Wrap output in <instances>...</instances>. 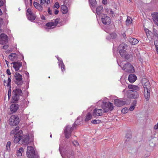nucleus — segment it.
<instances>
[{"label": "nucleus", "mask_w": 158, "mask_h": 158, "mask_svg": "<svg viewBox=\"0 0 158 158\" xmlns=\"http://www.w3.org/2000/svg\"><path fill=\"white\" fill-rule=\"evenodd\" d=\"M129 90L127 91L128 98L130 99H137L139 97V94L137 92L140 89L139 87L137 85L129 84L128 85Z\"/></svg>", "instance_id": "f257e3e1"}, {"label": "nucleus", "mask_w": 158, "mask_h": 158, "mask_svg": "<svg viewBox=\"0 0 158 158\" xmlns=\"http://www.w3.org/2000/svg\"><path fill=\"white\" fill-rule=\"evenodd\" d=\"M142 83L144 88V95L145 99L150 98L151 85L149 81L146 78L142 79Z\"/></svg>", "instance_id": "f03ea898"}, {"label": "nucleus", "mask_w": 158, "mask_h": 158, "mask_svg": "<svg viewBox=\"0 0 158 158\" xmlns=\"http://www.w3.org/2000/svg\"><path fill=\"white\" fill-rule=\"evenodd\" d=\"M79 118H77V120L73 123L72 127L68 125L66 126L65 127L64 133L66 138L69 139L70 137L72 132L74 129V128L76 127L77 126L79 125V124L77 123V121Z\"/></svg>", "instance_id": "7ed1b4c3"}, {"label": "nucleus", "mask_w": 158, "mask_h": 158, "mask_svg": "<svg viewBox=\"0 0 158 158\" xmlns=\"http://www.w3.org/2000/svg\"><path fill=\"white\" fill-rule=\"evenodd\" d=\"M101 107L104 113H107L112 111L114 108L113 103L110 102H103Z\"/></svg>", "instance_id": "20e7f679"}, {"label": "nucleus", "mask_w": 158, "mask_h": 158, "mask_svg": "<svg viewBox=\"0 0 158 158\" xmlns=\"http://www.w3.org/2000/svg\"><path fill=\"white\" fill-rule=\"evenodd\" d=\"M121 67L123 70L127 72L133 73L135 71L133 66L130 63L127 62L124 63L122 62L121 63Z\"/></svg>", "instance_id": "39448f33"}, {"label": "nucleus", "mask_w": 158, "mask_h": 158, "mask_svg": "<svg viewBox=\"0 0 158 158\" xmlns=\"http://www.w3.org/2000/svg\"><path fill=\"white\" fill-rule=\"evenodd\" d=\"M27 155L28 158H39L37 153L35 152L33 148L31 146H28L27 148Z\"/></svg>", "instance_id": "423d86ee"}, {"label": "nucleus", "mask_w": 158, "mask_h": 158, "mask_svg": "<svg viewBox=\"0 0 158 158\" xmlns=\"http://www.w3.org/2000/svg\"><path fill=\"white\" fill-rule=\"evenodd\" d=\"M19 122V118L17 115H11L9 120V124L11 126H16Z\"/></svg>", "instance_id": "0eeeda50"}, {"label": "nucleus", "mask_w": 158, "mask_h": 158, "mask_svg": "<svg viewBox=\"0 0 158 158\" xmlns=\"http://www.w3.org/2000/svg\"><path fill=\"white\" fill-rule=\"evenodd\" d=\"M23 136V131L20 130L18 132H17L14 135V139L13 142L15 143H19L22 139Z\"/></svg>", "instance_id": "6e6552de"}, {"label": "nucleus", "mask_w": 158, "mask_h": 158, "mask_svg": "<svg viewBox=\"0 0 158 158\" xmlns=\"http://www.w3.org/2000/svg\"><path fill=\"white\" fill-rule=\"evenodd\" d=\"M15 77L16 79L15 83L19 86H20L23 83L22 76L19 73L16 72L15 73Z\"/></svg>", "instance_id": "1a4fd4ad"}, {"label": "nucleus", "mask_w": 158, "mask_h": 158, "mask_svg": "<svg viewBox=\"0 0 158 158\" xmlns=\"http://www.w3.org/2000/svg\"><path fill=\"white\" fill-rule=\"evenodd\" d=\"M59 22V19H56L53 21L47 23L45 26L48 29H53L56 27Z\"/></svg>", "instance_id": "9d476101"}, {"label": "nucleus", "mask_w": 158, "mask_h": 158, "mask_svg": "<svg viewBox=\"0 0 158 158\" xmlns=\"http://www.w3.org/2000/svg\"><path fill=\"white\" fill-rule=\"evenodd\" d=\"M27 15L28 19L31 21L35 20L36 18V16L33 13L31 10L28 8L27 10Z\"/></svg>", "instance_id": "9b49d317"}, {"label": "nucleus", "mask_w": 158, "mask_h": 158, "mask_svg": "<svg viewBox=\"0 0 158 158\" xmlns=\"http://www.w3.org/2000/svg\"><path fill=\"white\" fill-rule=\"evenodd\" d=\"M12 94V99H18L20 96H22L23 95V93L20 89H16L13 90Z\"/></svg>", "instance_id": "f8f14e48"}, {"label": "nucleus", "mask_w": 158, "mask_h": 158, "mask_svg": "<svg viewBox=\"0 0 158 158\" xmlns=\"http://www.w3.org/2000/svg\"><path fill=\"white\" fill-rule=\"evenodd\" d=\"M102 22L104 25H109L111 23V19L110 18L106 15H104L101 18Z\"/></svg>", "instance_id": "ddd939ff"}, {"label": "nucleus", "mask_w": 158, "mask_h": 158, "mask_svg": "<svg viewBox=\"0 0 158 158\" xmlns=\"http://www.w3.org/2000/svg\"><path fill=\"white\" fill-rule=\"evenodd\" d=\"M114 103L116 106L119 107L127 104L125 99H114Z\"/></svg>", "instance_id": "4468645a"}, {"label": "nucleus", "mask_w": 158, "mask_h": 158, "mask_svg": "<svg viewBox=\"0 0 158 158\" xmlns=\"http://www.w3.org/2000/svg\"><path fill=\"white\" fill-rule=\"evenodd\" d=\"M103 114V110L102 109H98L95 108L93 110L92 115L96 117L97 116H101Z\"/></svg>", "instance_id": "2eb2a0df"}, {"label": "nucleus", "mask_w": 158, "mask_h": 158, "mask_svg": "<svg viewBox=\"0 0 158 158\" xmlns=\"http://www.w3.org/2000/svg\"><path fill=\"white\" fill-rule=\"evenodd\" d=\"M8 42V37L3 33L0 35V44H3Z\"/></svg>", "instance_id": "dca6fc26"}, {"label": "nucleus", "mask_w": 158, "mask_h": 158, "mask_svg": "<svg viewBox=\"0 0 158 158\" xmlns=\"http://www.w3.org/2000/svg\"><path fill=\"white\" fill-rule=\"evenodd\" d=\"M19 108V105L16 103H14L11 105L10 106V110L11 112H15Z\"/></svg>", "instance_id": "f3484780"}, {"label": "nucleus", "mask_w": 158, "mask_h": 158, "mask_svg": "<svg viewBox=\"0 0 158 158\" xmlns=\"http://www.w3.org/2000/svg\"><path fill=\"white\" fill-rule=\"evenodd\" d=\"M23 143L28 144L29 143V136L28 134L23 135L22 137Z\"/></svg>", "instance_id": "a211bd4d"}, {"label": "nucleus", "mask_w": 158, "mask_h": 158, "mask_svg": "<svg viewBox=\"0 0 158 158\" xmlns=\"http://www.w3.org/2000/svg\"><path fill=\"white\" fill-rule=\"evenodd\" d=\"M13 67L16 71H18L19 69V68L22 66V63L20 62H14L12 63Z\"/></svg>", "instance_id": "6ab92c4d"}, {"label": "nucleus", "mask_w": 158, "mask_h": 158, "mask_svg": "<svg viewBox=\"0 0 158 158\" xmlns=\"http://www.w3.org/2000/svg\"><path fill=\"white\" fill-rule=\"evenodd\" d=\"M11 76L9 77L8 78L7 81L4 80L3 81L4 85L5 86H6L8 87L9 88H11Z\"/></svg>", "instance_id": "aec40b11"}, {"label": "nucleus", "mask_w": 158, "mask_h": 158, "mask_svg": "<svg viewBox=\"0 0 158 158\" xmlns=\"http://www.w3.org/2000/svg\"><path fill=\"white\" fill-rule=\"evenodd\" d=\"M128 79L130 82L133 83L136 80L137 77L135 74H130L129 76Z\"/></svg>", "instance_id": "412c9836"}, {"label": "nucleus", "mask_w": 158, "mask_h": 158, "mask_svg": "<svg viewBox=\"0 0 158 158\" xmlns=\"http://www.w3.org/2000/svg\"><path fill=\"white\" fill-rule=\"evenodd\" d=\"M152 16L154 23L158 26V13H155L152 15Z\"/></svg>", "instance_id": "4be33fe9"}, {"label": "nucleus", "mask_w": 158, "mask_h": 158, "mask_svg": "<svg viewBox=\"0 0 158 158\" xmlns=\"http://www.w3.org/2000/svg\"><path fill=\"white\" fill-rule=\"evenodd\" d=\"M106 12L111 17H114L115 16V13L111 9H106Z\"/></svg>", "instance_id": "5701e85b"}, {"label": "nucleus", "mask_w": 158, "mask_h": 158, "mask_svg": "<svg viewBox=\"0 0 158 158\" xmlns=\"http://www.w3.org/2000/svg\"><path fill=\"white\" fill-rule=\"evenodd\" d=\"M61 11L62 14H66L68 12V9L67 7L65 5H62L60 6Z\"/></svg>", "instance_id": "b1692460"}, {"label": "nucleus", "mask_w": 158, "mask_h": 158, "mask_svg": "<svg viewBox=\"0 0 158 158\" xmlns=\"http://www.w3.org/2000/svg\"><path fill=\"white\" fill-rule=\"evenodd\" d=\"M57 59L59 61V67H61V70L62 72H64L65 70V66L64 64L63 61L59 59V57H57Z\"/></svg>", "instance_id": "393cba45"}, {"label": "nucleus", "mask_w": 158, "mask_h": 158, "mask_svg": "<svg viewBox=\"0 0 158 158\" xmlns=\"http://www.w3.org/2000/svg\"><path fill=\"white\" fill-rule=\"evenodd\" d=\"M34 6L38 10L42 11L43 10V7L39 3L36 2H34L33 3Z\"/></svg>", "instance_id": "a878e982"}, {"label": "nucleus", "mask_w": 158, "mask_h": 158, "mask_svg": "<svg viewBox=\"0 0 158 158\" xmlns=\"http://www.w3.org/2000/svg\"><path fill=\"white\" fill-rule=\"evenodd\" d=\"M9 59L11 60L14 61L17 57V54L15 53H12L10 54L9 56Z\"/></svg>", "instance_id": "bb28decb"}, {"label": "nucleus", "mask_w": 158, "mask_h": 158, "mask_svg": "<svg viewBox=\"0 0 158 158\" xmlns=\"http://www.w3.org/2000/svg\"><path fill=\"white\" fill-rule=\"evenodd\" d=\"M103 10V6H100L98 7L96 9V13L99 15H100L102 12Z\"/></svg>", "instance_id": "cd10ccee"}, {"label": "nucleus", "mask_w": 158, "mask_h": 158, "mask_svg": "<svg viewBox=\"0 0 158 158\" xmlns=\"http://www.w3.org/2000/svg\"><path fill=\"white\" fill-rule=\"evenodd\" d=\"M90 3V6H92L93 7L95 8L97 5V2L96 0H89Z\"/></svg>", "instance_id": "c85d7f7f"}, {"label": "nucleus", "mask_w": 158, "mask_h": 158, "mask_svg": "<svg viewBox=\"0 0 158 158\" xmlns=\"http://www.w3.org/2000/svg\"><path fill=\"white\" fill-rule=\"evenodd\" d=\"M29 103L28 101L25 100V99H23L21 101V103L20 105L22 107H26L27 103Z\"/></svg>", "instance_id": "c756f323"}, {"label": "nucleus", "mask_w": 158, "mask_h": 158, "mask_svg": "<svg viewBox=\"0 0 158 158\" xmlns=\"http://www.w3.org/2000/svg\"><path fill=\"white\" fill-rule=\"evenodd\" d=\"M127 45L126 44L124 43L121 44L119 47V49L126 50L127 49Z\"/></svg>", "instance_id": "7c9ffc66"}, {"label": "nucleus", "mask_w": 158, "mask_h": 158, "mask_svg": "<svg viewBox=\"0 0 158 158\" xmlns=\"http://www.w3.org/2000/svg\"><path fill=\"white\" fill-rule=\"evenodd\" d=\"M92 116L90 113H88L86 116V118L85 120V121L87 122L90 120L92 118Z\"/></svg>", "instance_id": "2f4dec72"}, {"label": "nucleus", "mask_w": 158, "mask_h": 158, "mask_svg": "<svg viewBox=\"0 0 158 158\" xmlns=\"http://www.w3.org/2000/svg\"><path fill=\"white\" fill-rule=\"evenodd\" d=\"M132 20L131 17L130 16H127V19L126 21V25L128 26L130 24H131L132 21Z\"/></svg>", "instance_id": "473e14b6"}, {"label": "nucleus", "mask_w": 158, "mask_h": 158, "mask_svg": "<svg viewBox=\"0 0 158 158\" xmlns=\"http://www.w3.org/2000/svg\"><path fill=\"white\" fill-rule=\"evenodd\" d=\"M24 149H23L21 147L19 148V149L18 150L17 152V155L18 156H21L22 155V152H23Z\"/></svg>", "instance_id": "72a5a7b5"}, {"label": "nucleus", "mask_w": 158, "mask_h": 158, "mask_svg": "<svg viewBox=\"0 0 158 158\" xmlns=\"http://www.w3.org/2000/svg\"><path fill=\"white\" fill-rule=\"evenodd\" d=\"M19 129V127H16L14 129L11 131L10 132V135H12V134H15L17 132H18V131Z\"/></svg>", "instance_id": "f704fd0d"}, {"label": "nucleus", "mask_w": 158, "mask_h": 158, "mask_svg": "<svg viewBox=\"0 0 158 158\" xmlns=\"http://www.w3.org/2000/svg\"><path fill=\"white\" fill-rule=\"evenodd\" d=\"M126 50L119 49V53L122 57H123L125 56L126 52Z\"/></svg>", "instance_id": "c9c22d12"}, {"label": "nucleus", "mask_w": 158, "mask_h": 158, "mask_svg": "<svg viewBox=\"0 0 158 158\" xmlns=\"http://www.w3.org/2000/svg\"><path fill=\"white\" fill-rule=\"evenodd\" d=\"M130 41L131 42L133 45H135L137 44L139 42V41L137 39L133 38Z\"/></svg>", "instance_id": "e433bc0d"}, {"label": "nucleus", "mask_w": 158, "mask_h": 158, "mask_svg": "<svg viewBox=\"0 0 158 158\" xmlns=\"http://www.w3.org/2000/svg\"><path fill=\"white\" fill-rule=\"evenodd\" d=\"M11 145V142L10 141H8L6 144V150L7 151H9L10 150V146Z\"/></svg>", "instance_id": "4c0bfd02"}, {"label": "nucleus", "mask_w": 158, "mask_h": 158, "mask_svg": "<svg viewBox=\"0 0 158 158\" xmlns=\"http://www.w3.org/2000/svg\"><path fill=\"white\" fill-rule=\"evenodd\" d=\"M129 111V109L127 107H125L123 108L122 110V112L123 114H125L127 113Z\"/></svg>", "instance_id": "58836bf2"}, {"label": "nucleus", "mask_w": 158, "mask_h": 158, "mask_svg": "<svg viewBox=\"0 0 158 158\" xmlns=\"http://www.w3.org/2000/svg\"><path fill=\"white\" fill-rule=\"evenodd\" d=\"M101 121L99 120H94L92 121L91 123L94 124H98L100 123Z\"/></svg>", "instance_id": "ea45409f"}, {"label": "nucleus", "mask_w": 158, "mask_h": 158, "mask_svg": "<svg viewBox=\"0 0 158 158\" xmlns=\"http://www.w3.org/2000/svg\"><path fill=\"white\" fill-rule=\"evenodd\" d=\"M110 35L111 36V38L112 39H115L117 36V35L116 34V33L114 32L112 33Z\"/></svg>", "instance_id": "a19ab883"}, {"label": "nucleus", "mask_w": 158, "mask_h": 158, "mask_svg": "<svg viewBox=\"0 0 158 158\" xmlns=\"http://www.w3.org/2000/svg\"><path fill=\"white\" fill-rule=\"evenodd\" d=\"M154 44L156 47L157 52L158 54V41L157 40L154 41Z\"/></svg>", "instance_id": "79ce46f5"}, {"label": "nucleus", "mask_w": 158, "mask_h": 158, "mask_svg": "<svg viewBox=\"0 0 158 158\" xmlns=\"http://www.w3.org/2000/svg\"><path fill=\"white\" fill-rule=\"evenodd\" d=\"M11 88H8V99H9L11 96Z\"/></svg>", "instance_id": "37998d69"}, {"label": "nucleus", "mask_w": 158, "mask_h": 158, "mask_svg": "<svg viewBox=\"0 0 158 158\" xmlns=\"http://www.w3.org/2000/svg\"><path fill=\"white\" fill-rule=\"evenodd\" d=\"M53 8H55L56 9H58L60 7V5L58 2H56L53 6Z\"/></svg>", "instance_id": "c03bdc74"}, {"label": "nucleus", "mask_w": 158, "mask_h": 158, "mask_svg": "<svg viewBox=\"0 0 158 158\" xmlns=\"http://www.w3.org/2000/svg\"><path fill=\"white\" fill-rule=\"evenodd\" d=\"M126 137L127 139H130L131 138V135L130 133H127L126 135Z\"/></svg>", "instance_id": "a18cd8bd"}, {"label": "nucleus", "mask_w": 158, "mask_h": 158, "mask_svg": "<svg viewBox=\"0 0 158 158\" xmlns=\"http://www.w3.org/2000/svg\"><path fill=\"white\" fill-rule=\"evenodd\" d=\"M130 56H131L129 54H125V56L123 57H124L126 59H127L128 60V59H130Z\"/></svg>", "instance_id": "49530a36"}, {"label": "nucleus", "mask_w": 158, "mask_h": 158, "mask_svg": "<svg viewBox=\"0 0 158 158\" xmlns=\"http://www.w3.org/2000/svg\"><path fill=\"white\" fill-rule=\"evenodd\" d=\"M72 143L75 146H77L79 145V143L77 141L74 140L73 141Z\"/></svg>", "instance_id": "de8ad7c7"}, {"label": "nucleus", "mask_w": 158, "mask_h": 158, "mask_svg": "<svg viewBox=\"0 0 158 158\" xmlns=\"http://www.w3.org/2000/svg\"><path fill=\"white\" fill-rule=\"evenodd\" d=\"M137 101L136 100H134L131 104V105L134 106L135 107L136 106Z\"/></svg>", "instance_id": "09e8293b"}, {"label": "nucleus", "mask_w": 158, "mask_h": 158, "mask_svg": "<svg viewBox=\"0 0 158 158\" xmlns=\"http://www.w3.org/2000/svg\"><path fill=\"white\" fill-rule=\"evenodd\" d=\"M135 107L134 106L131 105V106L129 108V110L131 111H132L134 109Z\"/></svg>", "instance_id": "8fccbe9b"}, {"label": "nucleus", "mask_w": 158, "mask_h": 158, "mask_svg": "<svg viewBox=\"0 0 158 158\" xmlns=\"http://www.w3.org/2000/svg\"><path fill=\"white\" fill-rule=\"evenodd\" d=\"M4 2L2 0H0V6H2L3 5Z\"/></svg>", "instance_id": "3c124183"}, {"label": "nucleus", "mask_w": 158, "mask_h": 158, "mask_svg": "<svg viewBox=\"0 0 158 158\" xmlns=\"http://www.w3.org/2000/svg\"><path fill=\"white\" fill-rule=\"evenodd\" d=\"M48 12L50 15H52V10L50 9V8H49L48 9Z\"/></svg>", "instance_id": "603ef678"}, {"label": "nucleus", "mask_w": 158, "mask_h": 158, "mask_svg": "<svg viewBox=\"0 0 158 158\" xmlns=\"http://www.w3.org/2000/svg\"><path fill=\"white\" fill-rule=\"evenodd\" d=\"M59 13V10L57 9H56L55 10L54 13L55 15H57Z\"/></svg>", "instance_id": "864d4df0"}, {"label": "nucleus", "mask_w": 158, "mask_h": 158, "mask_svg": "<svg viewBox=\"0 0 158 158\" xmlns=\"http://www.w3.org/2000/svg\"><path fill=\"white\" fill-rule=\"evenodd\" d=\"M3 19L0 18V26L1 25L3 24Z\"/></svg>", "instance_id": "5fc2aeb1"}, {"label": "nucleus", "mask_w": 158, "mask_h": 158, "mask_svg": "<svg viewBox=\"0 0 158 158\" xmlns=\"http://www.w3.org/2000/svg\"><path fill=\"white\" fill-rule=\"evenodd\" d=\"M7 74L8 75H10L11 74V73L10 71V70L8 69L6 70Z\"/></svg>", "instance_id": "6e6d98bb"}, {"label": "nucleus", "mask_w": 158, "mask_h": 158, "mask_svg": "<svg viewBox=\"0 0 158 158\" xmlns=\"http://www.w3.org/2000/svg\"><path fill=\"white\" fill-rule=\"evenodd\" d=\"M45 0H41L40 1V3L41 5H43L44 3Z\"/></svg>", "instance_id": "4d7b16f0"}, {"label": "nucleus", "mask_w": 158, "mask_h": 158, "mask_svg": "<svg viewBox=\"0 0 158 158\" xmlns=\"http://www.w3.org/2000/svg\"><path fill=\"white\" fill-rule=\"evenodd\" d=\"M45 2L46 3L48 4L49 3H50V0H45Z\"/></svg>", "instance_id": "13d9d810"}, {"label": "nucleus", "mask_w": 158, "mask_h": 158, "mask_svg": "<svg viewBox=\"0 0 158 158\" xmlns=\"http://www.w3.org/2000/svg\"><path fill=\"white\" fill-rule=\"evenodd\" d=\"M116 98L117 97L116 96L112 95H111V96L110 97V98L111 99H116Z\"/></svg>", "instance_id": "bf43d9fd"}, {"label": "nucleus", "mask_w": 158, "mask_h": 158, "mask_svg": "<svg viewBox=\"0 0 158 158\" xmlns=\"http://www.w3.org/2000/svg\"><path fill=\"white\" fill-rule=\"evenodd\" d=\"M154 128L155 129H158V125L157 124L155 125L154 127Z\"/></svg>", "instance_id": "052dcab7"}, {"label": "nucleus", "mask_w": 158, "mask_h": 158, "mask_svg": "<svg viewBox=\"0 0 158 158\" xmlns=\"http://www.w3.org/2000/svg\"><path fill=\"white\" fill-rule=\"evenodd\" d=\"M102 3L104 4H107V0H102Z\"/></svg>", "instance_id": "680f3d73"}, {"label": "nucleus", "mask_w": 158, "mask_h": 158, "mask_svg": "<svg viewBox=\"0 0 158 158\" xmlns=\"http://www.w3.org/2000/svg\"><path fill=\"white\" fill-rule=\"evenodd\" d=\"M41 19L43 20H45V17L44 15H42L41 17Z\"/></svg>", "instance_id": "e2e57ef3"}, {"label": "nucleus", "mask_w": 158, "mask_h": 158, "mask_svg": "<svg viewBox=\"0 0 158 158\" xmlns=\"http://www.w3.org/2000/svg\"><path fill=\"white\" fill-rule=\"evenodd\" d=\"M8 48V46L7 45H4L3 47V49H6Z\"/></svg>", "instance_id": "0e129e2a"}, {"label": "nucleus", "mask_w": 158, "mask_h": 158, "mask_svg": "<svg viewBox=\"0 0 158 158\" xmlns=\"http://www.w3.org/2000/svg\"><path fill=\"white\" fill-rule=\"evenodd\" d=\"M123 36L124 39L126 38V35L125 33H123Z\"/></svg>", "instance_id": "69168bd1"}, {"label": "nucleus", "mask_w": 158, "mask_h": 158, "mask_svg": "<svg viewBox=\"0 0 158 158\" xmlns=\"http://www.w3.org/2000/svg\"><path fill=\"white\" fill-rule=\"evenodd\" d=\"M59 150L60 151V154L62 155V151H61V150L60 147H59Z\"/></svg>", "instance_id": "338daca9"}, {"label": "nucleus", "mask_w": 158, "mask_h": 158, "mask_svg": "<svg viewBox=\"0 0 158 158\" xmlns=\"http://www.w3.org/2000/svg\"><path fill=\"white\" fill-rule=\"evenodd\" d=\"M5 61L6 63L7 66H8L9 64V62L6 60H5Z\"/></svg>", "instance_id": "774afa93"}]
</instances>
